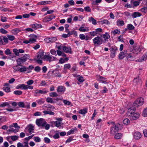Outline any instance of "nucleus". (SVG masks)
<instances>
[{"label": "nucleus", "mask_w": 147, "mask_h": 147, "mask_svg": "<svg viewBox=\"0 0 147 147\" xmlns=\"http://www.w3.org/2000/svg\"><path fill=\"white\" fill-rule=\"evenodd\" d=\"M29 55L26 54L24 55L23 57L19 58L16 60L17 64L19 66H22V63L25 62L27 59L29 58Z\"/></svg>", "instance_id": "obj_1"}, {"label": "nucleus", "mask_w": 147, "mask_h": 147, "mask_svg": "<svg viewBox=\"0 0 147 147\" xmlns=\"http://www.w3.org/2000/svg\"><path fill=\"white\" fill-rule=\"evenodd\" d=\"M93 42L95 45H100L103 42V37L102 35L97 36L94 38L93 39Z\"/></svg>", "instance_id": "obj_2"}, {"label": "nucleus", "mask_w": 147, "mask_h": 147, "mask_svg": "<svg viewBox=\"0 0 147 147\" xmlns=\"http://www.w3.org/2000/svg\"><path fill=\"white\" fill-rule=\"evenodd\" d=\"M57 60V59L56 57L53 56L49 54H45L44 55V60L48 61L49 62H51L52 61H56Z\"/></svg>", "instance_id": "obj_3"}, {"label": "nucleus", "mask_w": 147, "mask_h": 147, "mask_svg": "<svg viewBox=\"0 0 147 147\" xmlns=\"http://www.w3.org/2000/svg\"><path fill=\"white\" fill-rule=\"evenodd\" d=\"M47 123L45 119L42 118L37 119L36 123L39 127H43Z\"/></svg>", "instance_id": "obj_4"}, {"label": "nucleus", "mask_w": 147, "mask_h": 147, "mask_svg": "<svg viewBox=\"0 0 147 147\" xmlns=\"http://www.w3.org/2000/svg\"><path fill=\"white\" fill-rule=\"evenodd\" d=\"M144 100L143 98H140L136 99L133 104L134 107H138L141 106L144 103Z\"/></svg>", "instance_id": "obj_5"}, {"label": "nucleus", "mask_w": 147, "mask_h": 147, "mask_svg": "<svg viewBox=\"0 0 147 147\" xmlns=\"http://www.w3.org/2000/svg\"><path fill=\"white\" fill-rule=\"evenodd\" d=\"M119 129V127L118 125L115 124L113 125L111 128L110 134L113 135H114L115 133L118 132Z\"/></svg>", "instance_id": "obj_6"}, {"label": "nucleus", "mask_w": 147, "mask_h": 147, "mask_svg": "<svg viewBox=\"0 0 147 147\" xmlns=\"http://www.w3.org/2000/svg\"><path fill=\"white\" fill-rule=\"evenodd\" d=\"M136 109L134 107H132L129 108L127 112L126 113V115L127 116H129L130 117L135 113Z\"/></svg>", "instance_id": "obj_7"}, {"label": "nucleus", "mask_w": 147, "mask_h": 147, "mask_svg": "<svg viewBox=\"0 0 147 147\" xmlns=\"http://www.w3.org/2000/svg\"><path fill=\"white\" fill-rule=\"evenodd\" d=\"M110 50L111 52L110 57L112 58H113L115 57L116 51H117L118 49L117 47H115L110 49Z\"/></svg>", "instance_id": "obj_8"}, {"label": "nucleus", "mask_w": 147, "mask_h": 147, "mask_svg": "<svg viewBox=\"0 0 147 147\" xmlns=\"http://www.w3.org/2000/svg\"><path fill=\"white\" fill-rule=\"evenodd\" d=\"M30 38L29 40L31 42V43H32L36 42V39L37 36L35 35L31 34L29 36Z\"/></svg>", "instance_id": "obj_9"}, {"label": "nucleus", "mask_w": 147, "mask_h": 147, "mask_svg": "<svg viewBox=\"0 0 147 147\" xmlns=\"http://www.w3.org/2000/svg\"><path fill=\"white\" fill-rule=\"evenodd\" d=\"M17 147H29L28 141L24 140L22 143L18 142L17 144Z\"/></svg>", "instance_id": "obj_10"}, {"label": "nucleus", "mask_w": 147, "mask_h": 147, "mask_svg": "<svg viewBox=\"0 0 147 147\" xmlns=\"http://www.w3.org/2000/svg\"><path fill=\"white\" fill-rule=\"evenodd\" d=\"M127 51L126 50H124L123 51L121 52L119 55V58L120 59H122L127 55Z\"/></svg>", "instance_id": "obj_11"}, {"label": "nucleus", "mask_w": 147, "mask_h": 147, "mask_svg": "<svg viewBox=\"0 0 147 147\" xmlns=\"http://www.w3.org/2000/svg\"><path fill=\"white\" fill-rule=\"evenodd\" d=\"M140 116V114L138 113H134L130 117L131 120H135L138 119Z\"/></svg>", "instance_id": "obj_12"}, {"label": "nucleus", "mask_w": 147, "mask_h": 147, "mask_svg": "<svg viewBox=\"0 0 147 147\" xmlns=\"http://www.w3.org/2000/svg\"><path fill=\"white\" fill-rule=\"evenodd\" d=\"M65 90L66 88L64 86H61L57 87V91L58 92L64 93L65 91Z\"/></svg>", "instance_id": "obj_13"}, {"label": "nucleus", "mask_w": 147, "mask_h": 147, "mask_svg": "<svg viewBox=\"0 0 147 147\" xmlns=\"http://www.w3.org/2000/svg\"><path fill=\"white\" fill-rule=\"evenodd\" d=\"M134 138L136 140L140 139L142 136V135L139 132H136L134 134Z\"/></svg>", "instance_id": "obj_14"}, {"label": "nucleus", "mask_w": 147, "mask_h": 147, "mask_svg": "<svg viewBox=\"0 0 147 147\" xmlns=\"http://www.w3.org/2000/svg\"><path fill=\"white\" fill-rule=\"evenodd\" d=\"M102 37L103 38H104V40H103L104 42H107L108 41V39L110 38V35L107 33H106L105 34H104Z\"/></svg>", "instance_id": "obj_15"}, {"label": "nucleus", "mask_w": 147, "mask_h": 147, "mask_svg": "<svg viewBox=\"0 0 147 147\" xmlns=\"http://www.w3.org/2000/svg\"><path fill=\"white\" fill-rule=\"evenodd\" d=\"M29 132L30 134H32L34 131V127L31 124L28 125L27 127Z\"/></svg>", "instance_id": "obj_16"}, {"label": "nucleus", "mask_w": 147, "mask_h": 147, "mask_svg": "<svg viewBox=\"0 0 147 147\" xmlns=\"http://www.w3.org/2000/svg\"><path fill=\"white\" fill-rule=\"evenodd\" d=\"M31 26L33 28L37 29L38 28H42V26L40 24H32Z\"/></svg>", "instance_id": "obj_17"}, {"label": "nucleus", "mask_w": 147, "mask_h": 147, "mask_svg": "<svg viewBox=\"0 0 147 147\" xmlns=\"http://www.w3.org/2000/svg\"><path fill=\"white\" fill-rule=\"evenodd\" d=\"M62 48L63 51L66 53H71V47L63 46V47Z\"/></svg>", "instance_id": "obj_18"}, {"label": "nucleus", "mask_w": 147, "mask_h": 147, "mask_svg": "<svg viewBox=\"0 0 147 147\" xmlns=\"http://www.w3.org/2000/svg\"><path fill=\"white\" fill-rule=\"evenodd\" d=\"M147 58V54H145L143 55L141 57V59H139L136 60V61L138 62H141L144 61L146 60Z\"/></svg>", "instance_id": "obj_19"}, {"label": "nucleus", "mask_w": 147, "mask_h": 147, "mask_svg": "<svg viewBox=\"0 0 147 147\" xmlns=\"http://www.w3.org/2000/svg\"><path fill=\"white\" fill-rule=\"evenodd\" d=\"M142 15V14L138 12H135L133 13L131 16L133 18H135L137 17H139Z\"/></svg>", "instance_id": "obj_20"}, {"label": "nucleus", "mask_w": 147, "mask_h": 147, "mask_svg": "<svg viewBox=\"0 0 147 147\" xmlns=\"http://www.w3.org/2000/svg\"><path fill=\"white\" fill-rule=\"evenodd\" d=\"M11 102H3L2 104L0 105V107H4L5 106H7L9 107H10V104Z\"/></svg>", "instance_id": "obj_21"}, {"label": "nucleus", "mask_w": 147, "mask_h": 147, "mask_svg": "<svg viewBox=\"0 0 147 147\" xmlns=\"http://www.w3.org/2000/svg\"><path fill=\"white\" fill-rule=\"evenodd\" d=\"M44 52L42 51L41 52H39L37 57L44 60Z\"/></svg>", "instance_id": "obj_22"}, {"label": "nucleus", "mask_w": 147, "mask_h": 147, "mask_svg": "<svg viewBox=\"0 0 147 147\" xmlns=\"http://www.w3.org/2000/svg\"><path fill=\"white\" fill-rule=\"evenodd\" d=\"M77 130V129L76 128L72 129L67 132V135L68 136L71 134H73L75 131H76Z\"/></svg>", "instance_id": "obj_23"}, {"label": "nucleus", "mask_w": 147, "mask_h": 147, "mask_svg": "<svg viewBox=\"0 0 147 147\" xmlns=\"http://www.w3.org/2000/svg\"><path fill=\"white\" fill-rule=\"evenodd\" d=\"M50 3H51V2L50 1H42L40 2H38L37 3V5H44L45 4H49Z\"/></svg>", "instance_id": "obj_24"}, {"label": "nucleus", "mask_w": 147, "mask_h": 147, "mask_svg": "<svg viewBox=\"0 0 147 147\" xmlns=\"http://www.w3.org/2000/svg\"><path fill=\"white\" fill-rule=\"evenodd\" d=\"M134 55H132V53H130L128 54H127V55L126 56V59L128 61H131V59L133 58Z\"/></svg>", "instance_id": "obj_25"}, {"label": "nucleus", "mask_w": 147, "mask_h": 147, "mask_svg": "<svg viewBox=\"0 0 147 147\" xmlns=\"http://www.w3.org/2000/svg\"><path fill=\"white\" fill-rule=\"evenodd\" d=\"M40 90L39 89H36L34 91V96H40Z\"/></svg>", "instance_id": "obj_26"}, {"label": "nucleus", "mask_w": 147, "mask_h": 147, "mask_svg": "<svg viewBox=\"0 0 147 147\" xmlns=\"http://www.w3.org/2000/svg\"><path fill=\"white\" fill-rule=\"evenodd\" d=\"M87 112V109H81L78 111V113L80 114L84 115Z\"/></svg>", "instance_id": "obj_27"}, {"label": "nucleus", "mask_w": 147, "mask_h": 147, "mask_svg": "<svg viewBox=\"0 0 147 147\" xmlns=\"http://www.w3.org/2000/svg\"><path fill=\"white\" fill-rule=\"evenodd\" d=\"M19 129H15L14 128H11L9 129L7 131V132L8 134H9V132H13L15 133L17 132L18 131Z\"/></svg>", "instance_id": "obj_28"}, {"label": "nucleus", "mask_w": 147, "mask_h": 147, "mask_svg": "<svg viewBox=\"0 0 147 147\" xmlns=\"http://www.w3.org/2000/svg\"><path fill=\"white\" fill-rule=\"evenodd\" d=\"M25 85L24 84H20L16 86V88L17 89L21 88L22 89L25 90Z\"/></svg>", "instance_id": "obj_29"}, {"label": "nucleus", "mask_w": 147, "mask_h": 147, "mask_svg": "<svg viewBox=\"0 0 147 147\" xmlns=\"http://www.w3.org/2000/svg\"><path fill=\"white\" fill-rule=\"evenodd\" d=\"M89 21L90 22H92V24L94 25H96V20L92 17H91L89 18Z\"/></svg>", "instance_id": "obj_30"}, {"label": "nucleus", "mask_w": 147, "mask_h": 147, "mask_svg": "<svg viewBox=\"0 0 147 147\" xmlns=\"http://www.w3.org/2000/svg\"><path fill=\"white\" fill-rule=\"evenodd\" d=\"M117 24L118 26H123L124 24V21L123 20H118L117 22Z\"/></svg>", "instance_id": "obj_31"}, {"label": "nucleus", "mask_w": 147, "mask_h": 147, "mask_svg": "<svg viewBox=\"0 0 147 147\" xmlns=\"http://www.w3.org/2000/svg\"><path fill=\"white\" fill-rule=\"evenodd\" d=\"M100 22L102 24H106L109 25L110 24L109 22L107 20H104L100 21Z\"/></svg>", "instance_id": "obj_32"}, {"label": "nucleus", "mask_w": 147, "mask_h": 147, "mask_svg": "<svg viewBox=\"0 0 147 147\" xmlns=\"http://www.w3.org/2000/svg\"><path fill=\"white\" fill-rule=\"evenodd\" d=\"M120 32V31L118 29L115 30L114 31H112L111 32V33H113L114 35L116 34H119Z\"/></svg>", "instance_id": "obj_33"}, {"label": "nucleus", "mask_w": 147, "mask_h": 147, "mask_svg": "<svg viewBox=\"0 0 147 147\" xmlns=\"http://www.w3.org/2000/svg\"><path fill=\"white\" fill-rule=\"evenodd\" d=\"M18 105L20 107L24 108L25 107V104L24 102H18Z\"/></svg>", "instance_id": "obj_34"}, {"label": "nucleus", "mask_w": 147, "mask_h": 147, "mask_svg": "<svg viewBox=\"0 0 147 147\" xmlns=\"http://www.w3.org/2000/svg\"><path fill=\"white\" fill-rule=\"evenodd\" d=\"M44 100L42 98H40L36 100V102L38 104L40 105H41L44 103Z\"/></svg>", "instance_id": "obj_35"}, {"label": "nucleus", "mask_w": 147, "mask_h": 147, "mask_svg": "<svg viewBox=\"0 0 147 147\" xmlns=\"http://www.w3.org/2000/svg\"><path fill=\"white\" fill-rule=\"evenodd\" d=\"M7 36L8 38V40L11 41H13L15 39L14 36L13 35L8 34L7 35Z\"/></svg>", "instance_id": "obj_36"}, {"label": "nucleus", "mask_w": 147, "mask_h": 147, "mask_svg": "<svg viewBox=\"0 0 147 147\" xmlns=\"http://www.w3.org/2000/svg\"><path fill=\"white\" fill-rule=\"evenodd\" d=\"M122 134L118 133L116 134L114 136L115 138L117 139H120L122 137Z\"/></svg>", "instance_id": "obj_37"}, {"label": "nucleus", "mask_w": 147, "mask_h": 147, "mask_svg": "<svg viewBox=\"0 0 147 147\" xmlns=\"http://www.w3.org/2000/svg\"><path fill=\"white\" fill-rule=\"evenodd\" d=\"M123 122L124 124L127 125L130 123V121L128 119L126 118L123 120Z\"/></svg>", "instance_id": "obj_38"}, {"label": "nucleus", "mask_w": 147, "mask_h": 147, "mask_svg": "<svg viewBox=\"0 0 147 147\" xmlns=\"http://www.w3.org/2000/svg\"><path fill=\"white\" fill-rule=\"evenodd\" d=\"M140 2L138 1H134L133 2V5L132 6V7H134L139 5L140 4Z\"/></svg>", "instance_id": "obj_39"}, {"label": "nucleus", "mask_w": 147, "mask_h": 147, "mask_svg": "<svg viewBox=\"0 0 147 147\" xmlns=\"http://www.w3.org/2000/svg\"><path fill=\"white\" fill-rule=\"evenodd\" d=\"M19 136H11V138L13 141H15L18 139Z\"/></svg>", "instance_id": "obj_40"}, {"label": "nucleus", "mask_w": 147, "mask_h": 147, "mask_svg": "<svg viewBox=\"0 0 147 147\" xmlns=\"http://www.w3.org/2000/svg\"><path fill=\"white\" fill-rule=\"evenodd\" d=\"M58 95V94L55 92H52L49 93L50 96L51 97H57Z\"/></svg>", "instance_id": "obj_41"}, {"label": "nucleus", "mask_w": 147, "mask_h": 147, "mask_svg": "<svg viewBox=\"0 0 147 147\" xmlns=\"http://www.w3.org/2000/svg\"><path fill=\"white\" fill-rule=\"evenodd\" d=\"M127 28L129 30H133L134 29V27L131 24H128L127 26Z\"/></svg>", "instance_id": "obj_42"}, {"label": "nucleus", "mask_w": 147, "mask_h": 147, "mask_svg": "<svg viewBox=\"0 0 147 147\" xmlns=\"http://www.w3.org/2000/svg\"><path fill=\"white\" fill-rule=\"evenodd\" d=\"M55 126L57 127H60L61 126V123L58 121H55L54 122Z\"/></svg>", "instance_id": "obj_43"}, {"label": "nucleus", "mask_w": 147, "mask_h": 147, "mask_svg": "<svg viewBox=\"0 0 147 147\" xmlns=\"http://www.w3.org/2000/svg\"><path fill=\"white\" fill-rule=\"evenodd\" d=\"M71 67L70 64L69 63L66 64L64 65V69H69Z\"/></svg>", "instance_id": "obj_44"}, {"label": "nucleus", "mask_w": 147, "mask_h": 147, "mask_svg": "<svg viewBox=\"0 0 147 147\" xmlns=\"http://www.w3.org/2000/svg\"><path fill=\"white\" fill-rule=\"evenodd\" d=\"M3 40L4 43H7L9 41L8 38L5 36H3Z\"/></svg>", "instance_id": "obj_45"}, {"label": "nucleus", "mask_w": 147, "mask_h": 147, "mask_svg": "<svg viewBox=\"0 0 147 147\" xmlns=\"http://www.w3.org/2000/svg\"><path fill=\"white\" fill-rule=\"evenodd\" d=\"M13 92L14 94L18 95H21L22 93V92L20 90L15 91Z\"/></svg>", "instance_id": "obj_46"}, {"label": "nucleus", "mask_w": 147, "mask_h": 147, "mask_svg": "<svg viewBox=\"0 0 147 147\" xmlns=\"http://www.w3.org/2000/svg\"><path fill=\"white\" fill-rule=\"evenodd\" d=\"M46 100L48 103H53L54 102L53 99L51 98L48 97L47 98Z\"/></svg>", "instance_id": "obj_47"}, {"label": "nucleus", "mask_w": 147, "mask_h": 147, "mask_svg": "<svg viewBox=\"0 0 147 147\" xmlns=\"http://www.w3.org/2000/svg\"><path fill=\"white\" fill-rule=\"evenodd\" d=\"M3 89V90L7 92H9L10 91V88L9 87H4Z\"/></svg>", "instance_id": "obj_48"}, {"label": "nucleus", "mask_w": 147, "mask_h": 147, "mask_svg": "<svg viewBox=\"0 0 147 147\" xmlns=\"http://www.w3.org/2000/svg\"><path fill=\"white\" fill-rule=\"evenodd\" d=\"M53 75L55 77H61V75L59 72L54 71Z\"/></svg>", "instance_id": "obj_49"}, {"label": "nucleus", "mask_w": 147, "mask_h": 147, "mask_svg": "<svg viewBox=\"0 0 147 147\" xmlns=\"http://www.w3.org/2000/svg\"><path fill=\"white\" fill-rule=\"evenodd\" d=\"M3 36H0V45L1 46L4 45L5 44L4 43V42H3Z\"/></svg>", "instance_id": "obj_50"}, {"label": "nucleus", "mask_w": 147, "mask_h": 147, "mask_svg": "<svg viewBox=\"0 0 147 147\" xmlns=\"http://www.w3.org/2000/svg\"><path fill=\"white\" fill-rule=\"evenodd\" d=\"M5 53L6 55H9L11 54V52L10 51V50L9 49H6L5 50Z\"/></svg>", "instance_id": "obj_51"}, {"label": "nucleus", "mask_w": 147, "mask_h": 147, "mask_svg": "<svg viewBox=\"0 0 147 147\" xmlns=\"http://www.w3.org/2000/svg\"><path fill=\"white\" fill-rule=\"evenodd\" d=\"M0 32L4 34H5L8 33V32L3 28L0 29Z\"/></svg>", "instance_id": "obj_52"}, {"label": "nucleus", "mask_w": 147, "mask_h": 147, "mask_svg": "<svg viewBox=\"0 0 147 147\" xmlns=\"http://www.w3.org/2000/svg\"><path fill=\"white\" fill-rule=\"evenodd\" d=\"M42 59L37 57L36 59V61L38 64L41 65L42 63Z\"/></svg>", "instance_id": "obj_53"}, {"label": "nucleus", "mask_w": 147, "mask_h": 147, "mask_svg": "<svg viewBox=\"0 0 147 147\" xmlns=\"http://www.w3.org/2000/svg\"><path fill=\"white\" fill-rule=\"evenodd\" d=\"M143 115L144 117H147V107L144 110L143 112Z\"/></svg>", "instance_id": "obj_54"}, {"label": "nucleus", "mask_w": 147, "mask_h": 147, "mask_svg": "<svg viewBox=\"0 0 147 147\" xmlns=\"http://www.w3.org/2000/svg\"><path fill=\"white\" fill-rule=\"evenodd\" d=\"M44 140L45 142L47 143H49L51 142L50 140L47 137H45Z\"/></svg>", "instance_id": "obj_55"}, {"label": "nucleus", "mask_w": 147, "mask_h": 147, "mask_svg": "<svg viewBox=\"0 0 147 147\" xmlns=\"http://www.w3.org/2000/svg\"><path fill=\"white\" fill-rule=\"evenodd\" d=\"M50 52L51 54L53 55H55V56L57 55L56 51L55 49H52L50 50Z\"/></svg>", "instance_id": "obj_56"}, {"label": "nucleus", "mask_w": 147, "mask_h": 147, "mask_svg": "<svg viewBox=\"0 0 147 147\" xmlns=\"http://www.w3.org/2000/svg\"><path fill=\"white\" fill-rule=\"evenodd\" d=\"M63 101L64 104L66 105H69L71 104L70 102L65 100H63Z\"/></svg>", "instance_id": "obj_57"}, {"label": "nucleus", "mask_w": 147, "mask_h": 147, "mask_svg": "<svg viewBox=\"0 0 147 147\" xmlns=\"http://www.w3.org/2000/svg\"><path fill=\"white\" fill-rule=\"evenodd\" d=\"M55 16L53 15H51L49 17L47 18L48 21H51L53 18H55Z\"/></svg>", "instance_id": "obj_58"}, {"label": "nucleus", "mask_w": 147, "mask_h": 147, "mask_svg": "<svg viewBox=\"0 0 147 147\" xmlns=\"http://www.w3.org/2000/svg\"><path fill=\"white\" fill-rule=\"evenodd\" d=\"M29 88L30 89L32 90L33 89V87L32 86H29V85H25V90H26Z\"/></svg>", "instance_id": "obj_59"}, {"label": "nucleus", "mask_w": 147, "mask_h": 147, "mask_svg": "<svg viewBox=\"0 0 147 147\" xmlns=\"http://www.w3.org/2000/svg\"><path fill=\"white\" fill-rule=\"evenodd\" d=\"M34 140L35 142H39L41 141L40 138L38 137H34Z\"/></svg>", "instance_id": "obj_60"}, {"label": "nucleus", "mask_w": 147, "mask_h": 147, "mask_svg": "<svg viewBox=\"0 0 147 147\" xmlns=\"http://www.w3.org/2000/svg\"><path fill=\"white\" fill-rule=\"evenodd\" d=\"M26 70L27 68L26 67H24L20 68L19 71L20 72H23L26 71Z\"/></svg>", "instance_id": "obj_61"}, {"label": "nucleus", "mask_w": 147, "mask_h": 147, "mask_svg": "<svg viewBox=\"0 0 147 147\" xmlns=\"http://www.w3.org/2000/svg\"><path fill=\"white\" fill-rule=\"evenodd\" d=\"M19 65L17 64L16 66H13V68L16 71H18L19 70V69L20 68L19 67Z\"/></svg>", "instance_id": "obj_62"}, {"label": "nucleus", "mask_w": 147, "mask_h": 147, "mask_svg": "<svg viewBox=\"0 0 147 147\" xmlns=\"http://www.w3.org/2000/svg\"><path fill=\"white\" fill-rule=\"evenodd\" d=\"M13 51L15 53V55L17 56H19V51L18 52V50L16 49H13Z\"/></svg>", "instance_id": "obj_63"}, {"label": "nucleus", "mask_w": 147, "mask_h": 147, "mask_svg": "<svg viewBox=\"0 0 147 147\" xmlns=\"http://www.w3.org/2000/svg\"><path fill=\"white\" fill-rule=\"evenodd\" d=\"M140 82V80L138 78H134V82L136 84H138Z\"/></svg>", "instance_id": "obj_64"}]
</instances>
